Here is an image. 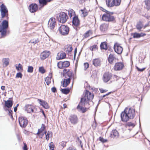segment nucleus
<instances>
[{
    "instance_id": "45",
    "label": "nucleus",
    "mask_w": 150,
    "mask_h": 150,
    "mask_svg": "<svg viewBox=\"0 0 150 150\" xmlns=\"http://www.w3.org/2000/svg\"><path fill=\"white\" fill-rule=\"evenodd\" d=\"M33 70V67L31 66H28V67L27 71L28 73H32Z\"/></svg>"
},
{
    "instance_id": "6",
    "label": "nucleus",
    "mask_w": 150,
    "mask_h": 150,
    "mask_svg": "<svg viewBox=\"0 0 150 150\" xmlns=\"http://www.w3.org/2000/svg\"><path fill=\"white\" fill-rule=\"evenodd\" d=\"M24 109L27 113H35L37 111L36 106L32 104L25 105L24 107Z\"/></svg>"
},
{
    "instance_id": "2",
    "label": "nucleus",
    "mask_w": 150,
    "mask_h": 150,
    "mask_svg": "<svg viewBox=\"0 0 150 150\" xmlns=\"http://www.w3.org/2000/svg\"><path fill=\"white\" fill-rule=\"evenodd\" d=\"M94 96L93 94L86 90L84 97L81 98L80 101L81 104L84 105L86 103H88L90 100H92Z\"/></svg>"
},
{
    "instance_id": "19",
    "label": "nucleus",
    "mask_w": 150,
    "mask_h": 150,
    "mask_svg": "<svg viewBox=\"0 0 150 150\" xmlns=\"http://www.w3.org/2000/svg\"><path fill=\"white\" fill-rule=\"evenodd\" d=\"M119 133L116 129H113L110 133V137L111 138H117L119 137Z\"/></svg>"
},
{
    "instance_id": "24",
    "label": "nucleus",
    "mask_w": 150,
    "mask_h": 150,
    "mask_svg": "<svg viewBox=\"0 0 150 150\" xmlns=\"http://www.w3.org/2000/svg\"><path fill=\"white\" fill-rule=\"evenodd\" d=\"M53 0H39V2L40 4L42 5V7H43L44 6L46 5L48 2H50Z\"/></svg>"
},
{
    "instance_id": "1",
    "label": "nucleus",
    "mask_w": 150,
    "mask_h": 150,
    "mask_svg": "<svg viewBox=\"0 0 150 150\" xmlns=\"http://www.w3.org/2000/svg\"><path fill=\"white\" fill-rule=\"evenodd\" d=\"M131 108H126L121 114V120L124 122H127L131 118Z\"/></svg>"
},
{
    "instance_id": "32",
    "label": "nucleus",
    "mask_w": 150,
    "mask_h": 150,
    "mask_svg": "<svg viewBox=\"0 0 150 150\" xmlns=\"http://www.w3.org/2000/svg\"><path fill=\"white\" fill-rule=\"evenodd\" d=\"M61 91L62 93L65 94H67L70 92V89L69 88L62 89Z\"/></svg>"
},
{
    "instance_id": "54",
    "label": "nucleus",
    "mask_w": 150,
    "mask_h": 150,
    "mask_svg": "<svg viewBox=\"0 0 150 150\" xmlns=\"http://www.w3.org/2000/svg\"><path fill=\"white\" fill-rule=\"evenodd\" d=\"M8 115L10 117L11 119H13V116L12 115L13 112L12 110L9 109H8Z\"/></svg>"
},
{
    "instance_id": "29",
    "label": "nucleus",
    "mask_w": 150,
    "mask_h": 150,
    "mask_svg": "<svg viewBox=\"0 0 150 150\" xmlns=\"http://www.w3.org/2000/svg\"><path fill=\"white\" fill-rule=\"evenodd\" d=\"M146 35V34L143 33H134L133 35V37L134 38H139L142 37H143Z\"/></svg>"
},
{
    "instance_id": "40",
    "label": "nucleus",
    "mask_w": 150,
    "mask_h": 150,
    "mask_svg": "<svg viewBox=\"0 0 150 150\" xmlns=\"http://www.w3.org/2000/svg\"><path fill=\"white\" fill-rule=\"evenodd\" d=\"M45 134L46 139L48 140H49L50 137L52 136V132L51 131H48L47 134L46 133Z\"/></svg>"
},
{
    "instance_id": "34",
    "label": "nucleus",
    "mask_w": 150,
    "mask_h": 150,
    "mask_svg": "<svg viewBox=\"0 0 150 150\" xmlns=\"http://www.w3.org/2000/svg\"><path fill=\"white\" fill-rule=\"evenodd\" d=\"M92 34V31L91 30H89L87 31L84 34V38H86L89 37L90 35Z\"/></svg>"
},
{
    "instance_id": "28",
    "label": "nucleus",
    "mask_w": 150,
    "mask_h": 150,
    "mask_svg": "<svg viewBox=\"0 0 150 150\" xmlns=\"http://www.w3.org/2000/svg\"><path fill=\"white\" fill-rule=\"evenodd\" d=\"M100 48L101 50L104 49L106 50L108 49L107 43L105 42H101L100 45Z\"/></svg>"
},
{
    "instance_id": "50",
    "label": "nucleus",
    "mask_w": 150,
    "mask_h": 150,
    "mask_svg": "<svg viewBox=\"0 0 150 150\" xmlns=\"http://www.w3.org/2000/svg\"><path fill=\"white\" fill-rule=\"evenodd\" d=\"M39 42L38 39H37L36 40H30L29 42V43H33L34 44H36Z\"/></svg>"
},
{
    "instance_id": "38",
    "label": "nucleus",
    "mask_w": 150,
    "mask_h": 150,
    "mask_svg": "<svg viewBox=\"0 0 150 150\" xmlns=\"http://www.w3.org/2000/svg\"><path fill=\"white\" fill-rule=\"evenodd\" d=\"M3 63L6 66H7L9 64V59L8 58H4L3 59Z\"/></svg>"
},
{
    "instance_id": "30",
    "label": "nucleus",
    "mask_w": 150,
    "mask_h": 150,
    "mask_svg": "<svg viewBox=\"0 0 150 150\" xmlns=\"http://www.w3.org/2000/svg\"><path fill=\"white\" fill-rule=\"evenodd\" d=\"M68 14L70 18H71L73 16H76L75 12L72 9H69L68 11Z\"/></svg>"
},
{
    "instance_id": "61",
    "label": "nucleus",
    "mask_w": 150,
    "mask_h": 150,
    "mask_svg": "<svg viewBox=\"0 0 150 150\" xmlns=\"http://www.w3.org/2000/svg\"><path fill=\"white\" fill-rule=\"evenodd\" d=\"M135 109H132V117H134L135 115Z\"/></svg>"
},
{
    "instance_id": "16",
    "label": "nucleus",
    "mask_w": 150,
    "mask_h": 150,
    "mask_svg": "<svg viewBox=\"0 0 150 150\" xmlns=\"http://www.w3.org/2000/svg\"><path fill=\"white\" fill-rule=\"evenodd\" d=\"M69 119L71 123L73 125H75L77 123L78 121V118L77 116L76 115H71Z\"/></svg>"
},
{
    "instance_id": "58",
    "label": "nucleus",
    "mask_w": 150,
    "mask_h": 150,
    "mask_svg": "<svg viewBox=\"0 0 150 150\" xmlns=\"http://www.w3.org/2000/svg\"><path fill=\"white\" fill-rule=\"evenodd\" d=\"M99 90L101 93H104L108 91V90L104 89L102 88H100L99 89Z\"/></svg>"
},
{
    "instance_id": "47",
    "label": "nucleus",
    "mask_w": 150,
    "mask_h": 150,
    "mask_svg": "<svg viewBox=\"0 0 150 150\" xmlns=\"http://www.w3.org/2000/svg\"><path fill=\"white\" fill-rule=\"evenodd\" d=\"M91 50L92 51H95L97 50L98 46L97 45H94L91 47Z\"/></svg>"
},
{
    "instance_id": "20",
    "label": "nucleus",
    "mask_w": 150,
    "mask_h": 150,
    "mask_svg": "<svg viewBox=\"0 0 150 150\" xmlns=\"http://www.w3.org/2000/svg\"><path fill=\"white\" fill-rule=\"evenodd\" d=\"M13 104V101L12 100H8L7 101H5L4 106V108L6 111L7 109H6V108H9L12 107Z\"/></svg>"
},
{
    "instance_id": "13",
    "label": "nucleus",
    "mask_w": 150,
    "mask_h": 150,
    "mask_svg": "<svg viewBox=\"0 0 150 150\" xmlns=\"http://www.w3.org/2000/svg\"><path fill=\"white\" fill-rule=\"evenodd\" d=\"M114 49L115 52L118 54H121L122 52L123 48L120 46V45L117 43L115 44Z\"/></svg>"
},
{
    "instance_id": "60",
    "label": "nucleus",
    "mask_w": 150,
    "mask_h": 150,
    "mask_svg": "<svg viewBox=\"0 0 150 150\" xmlns=\"http://www.w3.org/2000/svg\"><path fill=\"white\" fill-rule=\"evenodd\" d=\"M24 146L23 147V150H28V149L27 148V146L25 143H24Z\"/></svg>"
},
{
    "instance_id": "11",
    "label": "nucleus",
    "mask_w": 150,
    "mask_h": 150,
    "mask_svg": "<svg viewBox=\"0 0 150 150\" xmlns=\"http://www.w3.org/2000/svg\"><path fill=\"white\" fill-rule=\"evenodd\" d=\"M45 129L46 127L45 125L42 124L41 128L38 129V132L36 134L42 138L44 135L46 134L47 133Z\"/></svg>"
},
{
    "instance_id": "12",
    "label": "nucleus",
    "mask_w": 150,
    "mask_h": 150,
    "mask_svg": "<svg viewBox=\"0 0 150 150\" xmlns=\"http://www.w3.org/2000/svg\"><path fill=\"white\" fill-rule=\"evenodd\" d=\"M56 25L55 19L53 17L51 18L49 20L48 24V27L51 30H53Z\"/></svg>"
},
{
    "instance_id": "4",
    "label": "nucleus",
    "mask_w": 150,
    "mask_h": 150,
    "mask_svg": "<svg viewBox=\"0 0 150 150\" xmlns=\"http://www.w3.org/2000/svg\"><path fill=\"white\" fill-rule=\"evenodd\" d=\"M0 11L1 18L6 17L8 19V11L6 6L4 4H2L0 6Z\"/></svg>"
},
{
    "instance_id": "8",
    "label": "nucleus",
    "mask_w": 150,
    "mask_h": 150,
    "mask_svg": "<svg viewBox=\"0 0 150 150\" xmlns=\"http://www.w3.org/2000/svg\"><path fill=\"white\" fill-rule=\"evenodd\" d=\"M68 17L67 14L64 12H61L59 13V16H58L57 18L60 23H64L66 22Z\"/></svg>"
},
{
    "instance_id": "17",
    "label": "nucleus",
    "mask_w": 150,
    "mask_h": 150,
    "mask_svg": "<svg viewBox=\"0 0 150 150\" xmlns=\"http://www.w3.org/2000/svg\"><path fill=\"white\" fill-rule=\"evenodd\" d=\"M124 67V64L122 62L116 63L114 67V69L115 71H120Z\"/></svg>"
},
{
    "instance_id": "41",
    "label": "nucleus",
    "mask_w": 150,
    "mask_h": 150,
    "mask_svg": "<svg viewBox=\"0 0 150 150\" xmlns=\"http://www.w3.org/2000/svg\"><path fill=\"white\" fill-rule=\"evenodd\" d=\"M16 69L18 71H19L20 70H23L22 66L20 63H19L18 64V66H16Z\"/></svg>"
},
{
    "instance_id": "21",
    "label": "nucleus",
    "mask_w": 150,
    "mask_h": 150,
    "mask_svg": "<svg viewBox=\"0 0 150 150\" xmlns=\"http://www.w3.org/2000/svg\"><path fill=\"white\" fill-rule=\"evenodd\" d=\"M81 105H82L81 104V103L80 102L79 104L77 107L76 108L78 110H80L81 111L82 113H85L89 109V108H87L83 107Z\"/></svg>"
},
{
    "instance_id": "33",
    "label": "nucleus",
    "mask_w": 150,
    "mask_h": 150,
    "mask_svg": "<svg viewBox=\"0 0 150 150\" xmlns=\"http://www.w3.org/2000/svg\"><path fill=\"white\" fill-rule=\"evenodd\" d=\"M66 53L63 52L60 53V56L59 57L58 59H57L58 60H60L64 59L66 58Z\"/></svg>"
},
{
    "instance_id": "7",
    "label": "nucleus",
    "mask_w": 150,
    "mask_h": 150,
    "mask_svg": "<svg viewBox=\"0 0 150 150\" xmlns=\"http://www.w3.org/2000/svg\"><path fill=\"white\" fill-rule=\"evenodd\" d=\"M18 120L19 125L21 127L24 128L26 127L28 124V120L26 117H18Z\"/></svg>"
},
{
    "instance_id": "25",
    "label": "nucleus",
    "mask_w": 150,
    "mask_h": 150,
    "mask_svg": "<svg viewBox=\"0 0 150 150\" xmlns=\"http://www.w3.org/2000/svg\"><path fill=\"white\" fill-rule=\"evenodd\" d=\"M108 27V24L105 23L102 24L100 25V30L101 31H105L107 30Z\"/></svg>"
},
{
    "instance_id": "56",
    "label": "nucleus",
    "mask_w": 150,
    "mask_h": 150,
    "mask_svg": "<svg viewBox=\"0 0 150 150\" xmlns=\"http://www.w3.org/2000/svg\"><path fill=\"white\" fill-rule=\"evenodd\" d=\"M22 76L23 75L22 73L20 72H19L17 73L16 77L18 78H21L22 77Z\"/></svg>"
},
{
    "instance_id": "18",
    "label": "nucleus",
    "mask_w": 150,
    "mask_h": 150,
    "mask_svg": "<svg viewBox=\"0 0 150 150\" xmlns=\"http://www.w3.org/2000/svg\"><path fill=\"white\" fill-rule=\"evenodd\" d=\"M112 74L109 72L105 73L103 75V79L105 82H107L109 81L112 77Z\"/></svg>"
},
{
    "instance_id": "27",
    "label": "nucleus",
    "mask_w": 150,
    "mask_h": 150,
    "mask_svg": "<svg viewBox=\"0 0 150 150\" xmlns=\"http://www.w3.org/2000/svg\"><path fill=\"white\" fill-rule=\"evenodd\" d=\"M93 64L96 67L99 66L100 65V61L98 59H95L93 60Z\"/></svg>"
},
{
    "instance_id": "10",
    "label": "nucleus",
    "mask_w": 150,
    "mask_h": 150,
    "mask_svg": "<svg viewBox=\"0 0 150 150\" xmlns=\"http://www.w3.org/2000/svg\"><path fill=\"white\" fill-rule=\"evenodd\" d=\"M72 23L73 26H75L74 27V28L76 30H78L79 29L78 26L80 25V22L77 16H75L73 17Z\"/></svg>"
},
{
    "instance_id": "52",
    "label": "nucleus",
    "mask_w": 150,
    "mask_h": 150,
    "mask_svg": "<svg viewBox=\"0 0 150 150\" xmlns=\"http://www.w3.org/2000/svg\"><path fill=\"white\" fill-rule=\"evenodd\" d=\"M50 149H54V145L53 142H51L49 145Z\"/></svg>"
},
{
    "instance_id": "57",
    "label": "nucleus",
    "mask_w": 150,
    "mask_h": 150,
    "mask_svg": "<svg viewBox=\"0 0 150 150\" xmlns=\"http://www.w3.org/2000/svg\"><path fill=\"white\" fill-rule=\"evenodd\" d=\"M67 150H76L73 146H71L69 147L67 149Z\"/></svg>"
},
{
    "instance_id": "59",
    "label": "nucleus",
    "mask_w": 150,
    "mask_h": 150,
    "mask_svg": "<svg viewBox=\"0 0 150 150\" xmlns=\"http://www.w3.org/2000/svg\"><path fill=\"white\" fill-rule=\"evenodd\" d=\"M144 86H143V91H147L149 89V88H148L147 87H149V86H146V85H144Z\"/></svg>"
},
{
    "instance_id": "62",
    "label": "nucleus",
    "mask_w": 150,
    "mask_h": 150,
    "mask_svg": "<svg viewBox=\"0 0 150 150\" xmlns=\"http://www.w3.org/2000/svg\"><path fill=\"white\" fill-rule=\"evenodd\" d=\"M114 58H108V61L109 63L112 64V63Z\"/></svg>"
},
{
    "instance_id": "3",
    "label": "nucleus",
    "mask_w": 150,
    "mask_h": 150,
    "mask_svg": "<svg viewBox=\"0 0 150 150\" xmlns=\"http://www.w3.org/2000/svg\"><path fill=\"white\" fill-rule=\"evenodd\" d=\"M8 27V22L6 20H4L2 22V24L0 25V33L1 37L0 38H4L6 35L7 29Z\"/></svg>"
},
{
    "instance_id": "48",
    "label": "nucleus",
    "mask_w": 150,
    "mask_h": 150,
    "mask_svg": "<svg viewBox=\"0 0 150 150\" xmlns=\"http://www.w3.org/2000/svg\"><path fill=\"white\" fill-rule=\"evenodd\" d=\"M51 78L50 77H47L45 80V81L46 83V84H49L51 83Z\"/></svg>"
},
{
    "instance_id": "35",
    "label": "nucleus",
    "mask_w": 150,
    "mask_h": 150,
    "mask_svg": "<svg viewBox=\"0 0 150 150\" xmlns=\"http://www.w3.org/2000/svg\"><path fill=\"white\" fill-rule=\"evenodd\" d=\"M81 11L82 12V16L83 17H85L88 15V13L86 11L85 8H84L83 9H81Z\"/></svg>"
},
{
    "instance_id": "51",
    "label": "nucleus",
    "mask_w": 150,
    "mask_h": 150,
    "mask_svg": "<svg viewBox=\"0 0 150 150\" xmlns=\"http://www.w3.org/2000/svg\"><path fill=\"white\" fill-rule=\"evenodd\" d=\"M136 27L137 29L140 30L142 27V25L141 23H140L137 25Z\"/></svg>"
},
{
    "instance_id": "9",
    "label": "nucleus",
    "mask_w": 150,
    "mask_h": 150,
    "mask_svg": "<svg viewBox=\"0 0 150 150\" xmlns=\"http://www.w3.org/2000/svg\"><path fill=\"white\" fill-rule=\"evenodd\" d=\"M115 17L112 15H110L109 13H105L103 14L102 17V20L108 22L113 21L115 20Z\"/></svg>"
},
{
    "instance_id": "14",
    "label": "nucleus",
    "mask_w": 150,
    "mask_h": 150,
    "mask_svg": "<svg viewBox=\"0 0 150 150\" xmlns=\"http://www.w3.org/2000/svg\"><path fill=\"white\" fill-rule=\"evenodd\" d=\"M38 6L35 3H32L28 7L29 11L31 13H34L36 12L38 9Z\"/></svg>"
},
{
    "instance_id": "31",
    "label": "nucleus",
    "mask_w": 150,
    "mask_h": 150,
    "mask_svg": "<svg viewBox=\"0 0 150 150\" xmlns=\"http://www.w3.org/2000/svg\"><path fill=\"white\" fill-rule=\"evenodd\" d=\"M71 79L69 78L67 79H64L63 81H62V84H69Z\"/></svg>"
},
{
    "instance_id": "22",
    "label": "nucleus",
    "mask_w": 150,
    "mask_h": 150,
    "mask_svg": "<svg viewBox=\"0 0 150 150\" xmlns=\"http://www.w3.org/2000/svg\"><path fill=\"white\" fill-rule=\"evenodd\" d=\"M50 54V52L49 51L44 52L41 54V59L42 60L45 59L49 56Z\"/></svg>"
},
{
    "instance_id": "43",
    "label": "nucleus",
    "mask_w": 150,
    "mask_h": 150,
    "mask_svg": "<svg viewBox=\"0 0 150 150\" xmlns=\"http://www.w3.org/2000/svg\"><path fill=\"white\" fill-rule=\"evenodd\" d=\"M136 69L138 71L140 72H142L144 71L146 69L145 67L142 68L141 67L139 66V67H136Z\"/></svg>"
},
{
    "instance_id": "49",
    "label": "nucleus",
    "mask_w": 150,
    "mask_h": 150,
    "mask_svg": "<svg viewBox=\"0 0 150 150\" xmlns=\"http://www.w3.org/2000/svg\"><path fill=\"white\" fill-rule=\"evenodd\" d=\"M67 142H66L65 141H62L60 142V144L62 146V147L63 148H64L66 147V143Z\"/></svg>"
},
{
    "instance_id": "46",
    "label": "nucleus",
    "mask_w": 150,
    "mask_h": 150,
    "mask_svg": "<svg viewBox=\"0 0 150 150\" xmlns=\"http://www.w3.org/2000/svg\"><path fill=\"white\" fill-rule=\"evenodd\" d=\"M39 71L42 74H44L45 72V70L43 67H39Z\"/></svg>"
},
{
    "instance_id": "37",
    "label": "nucleus",
    "mask_w": 150,
    "mask_h": 150,
    "mask_svg": "<svg viewBox=\"0 0 150 150\" xmlns=\"http://www.w3.org/2000/svg\"><path fill=\"white\" fill-rule=\"evenodd\" d=\"M114 6H118L120 5L121 0H114Z\"/></svg>"
},
{
    "instance_id": "55",
    "label": "nucleus",
    "mask_w": 150,
    "mask_h": 150,
    "mask_svg": "<svg viewBox=\"0 0 150 150\" xmlns=\"http://www.w3.org/2000/svg\"><path fill=\"white\" fill-rule=\"evenodd\" d=\"M89 64L87 63H85L84 64V69L86 70L88 68Z\"/></svg>"
},
{
    "instance_id": "23",
    "label": "nucleus",
    "mask_w": 150,
    "mask_h": 150,
    "mask_svg": "<svg viewBox=\"0 0 150 150\" xmlns=\"http://www.w3.org/2000/svg\"><path fill=\"white\" fill-rule=\"evenodd\" d=\"M38 102L44 108L46 109L48 108L49 106L48 104L47 103L46 101L43 100H42L39 99H38Z\"/></svg>"
},
{
    "instance_id": "42",
    "label": "nucleus",
    "mask_w": 150,
    "mask_h": 150,
    "mask_svg": "<svg viewBox=\"0 0 150 150\" xmlns=\"http://www.w3.org/2000/svg\"><path fill=\"white\" fill-rule=\"evenodd\" d=\"M57 66L58 67L59 69H62L63 68L62 62L60 61L58 62Z\"/></svg>"
},
{
    "instance_id": "15",
    "label": "nucleus",
    "mask_w": 150,
    "mask_h": 150,
    "mask_svg": "<svg viewBox=\"0 0 150 150\" xmlns=\"http://www.w3.org/2000/svg\"><path fill=\"white\" fill-rule=\"evenodd\" d=\"M63 75H65L66 76H67L69 77V78L72 79L73 78L74 74L73 72L72 71H70L69 69H64L63 71Z\"/></svg>"
},
{
    "instance_id": "64",
    "label": "nucleus",
    "mask_w": 150,
    "mask_h": 150,
    "mask_svg": "<svg viewBox=\"0 0 150 150\" xmlns=\"http://www.w3.org/2000/svg\"><path fill=\"white\" fill-rule=\"evenodd\" d=\"M131 126V122H128L125 125V126L126 127H130Z\"/></svg>"
},
{
    "instance_id": "36",
    "label": "nucleus",
    "mask_w": 150,
    "mask_h": 150,
    "mask_svg": "<svg viewBox=\"0 0 150 150\" xmlns=\"http://www.w3.org/2000/svg\"><path fill=\"white\" fill-rule=\"evenodd\" d=\"M63 68L65 67H67L70 65V62L68 61L62 62Z\"/></svg>"
},
{
    "instance_id": "39",
    "label": "nucleus",
    "mask_w": 150,
    "mask_h": 150,
    "mask_svg": "<svg viewBox=\"0 0 150 150\" xmlns=\"http://www.w3.org/2000/svg\"><path fill=\"white\" fill-rule=\"evenodd\" d=\"M145 3L146 6L147 8L148 9H150V0H146L145 1Z\"/></svg>"
},
{
    "instance_id": "5",
    "label": "nucleus",
    "mask_w": 150,
    "mask_h": 150,
    "mask_svg": "<svg viewBox=\"0 0 150 150\" xmlns=\"http://www.w3.org/2000/svg\"><path fill=\"white\" fill-rule=\"evenodd\" d=\"M69 28L67 25H62L59 28L58 30L59 33L62 35H66L69 33Z\"/></svg>"
},
{
    "instance_id": "44",
    "label": "nucleus",
    "mask_w": 150,
    "mask_h": 150,
    "mask_svg": "<svg viewBox=\"0 0 150 150\" xmlns=\"http://www.w3.org/2000/svg\"><path fill=\"white\" fill-rule=\"evenodd\" d=\"M99 140L103 143H106L108 141L107 139H104L103 137H101L99 138Z\"/></svg>"
},
{
    "instance_id": "63",
    "label": "nucleus",
    "mask_w": 150,
    "mask_h": 150,
    "mask_svg": "<svg viewBox=\"0 0 150 150\" xmlns=\"http://www.w3.org/2000/svg\"><path fill=\"white\" fill-rule=\"evenodd\" d=\"M115 92V91H111V92H108V93H107L105 95H104L103 96V98H104L106 96H108L111 93H112L114 92Z\"/></svg>"
},
{
    "instance_id": "26",
    "label": "nucleus",
    "mask_w": 150,
    "mask_h": 150,
    "mask_svg": "<svg viewBox=\"0 0 150 150\" xmlns=\"http://www.w3.org/2000/svg\"><path fill=\"white\" fill-rule=\"evenodd\" d=\"M114 0H106V4L109 7H112L114 6Z\"/></svg>"
},
{
    "instance_id": "53",
    "label": "nucleus",
    "mask_w": 150,
    "mask_h": 150,
    "mask_svg": "<svg viewBox=\"0 0 150 150\" xmlns=\"http://www.w3.org/2000/svg\"><path fill=\"white\" fill-rule=\"evenodd\" d=\"M73 48H72V47L71 45H69L67 48V51L68 53H69L71 52Z\"/></svg>"
}]
</instances>
